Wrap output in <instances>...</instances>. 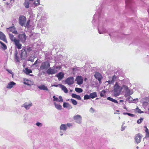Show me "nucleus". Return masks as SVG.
<instances>
[{
  "mask_svg": "<svg viewBox=\"0 0 149 149\" xmlns=\"http://www.w3.org/2000/svg\"><path fill=\"white\" fill-rule=\"evenodd\" d=\"M99 14L97 13H95L93 16L92 23L95 27L98 26V31L100 34L105 33L107 32V30L101 26V24H100V23H99Z\"/></svg>",
  "mask_w": 149,
  "mask_h": 149,
  "instance_id": "f257e3e1",
  "label": "nucleus"
},
{
  "mask_svg": "<svg viewBox=\"0 0 149 149\" xmlns=\"http://www.w3.org/2000/svg\"><path fill=\"white\" fill-rule=\"evenodd\" d=\"M125 84V80H119L116 82L113 86V94L115 97H117L120 94L121 91V85Z\"/></svg>",
  "mask_w": 149,
  "mask_h": 149,
  "instance_id": "f03ea898",
  "label": "nucleus"
},
{
  "mask_svg": "<svg viewBox=\"0 0 149 149\" xmlns=\"http://www.w3.org/2000/svg\"><path fill=\"white\" fill-rule=\"evenodd\" d=\"M61 68L60 66H54L49 68L46 71L47 73L48 74H53L57 73Z\"/></svg>",
  "mask_w": 149,
  "mask_h": 149,
  "instance_id": "7ed1b4c3",
  "label": "nucleus"
},
{
  "mask_svg": "<svg viewBox=\"0 0 149 149\" xmlns=\"http://www.w3.org/2000/svg\"><path fill=\"white\" fill-rule=\"evenodd\" d=\"M126 81L125 80V84L121 85V88L122 90L123 89H124L125 92V95L126 96H129L130 97H131L130 96V95L132 94L133 93V92L132 91L130 90L128 88V87L126 85Z\"/></svg>",
  "mask_w": 149,
  "mask_h": 149,
  "instance_id": "20e7f679",
  "label": "nucleus"
},
{
  "mask_svg": "<svg viewBox=\"0 0 149 149\" xmlns=\"http://www.w3.org/2000/svg\"><path fill=\"white\" fill-rule=\"evenodd\" d=\"M19 40L23 43H24L26 39L27 36L24 32H22L18 36Z\"/></svg>",
  "mask_w": 149,
  "mask_h": 149,
  "instance_id": "39448f33",
  "label": "nucleus"
},
{
  "mask_svg": "<svg viewBox=\"0 0 149 149\" xmlns=\"http://www.w3.org/2000/svg\"><path fill=\"white\" fill-rule=\"evenodd\" d=\"M50 66V64L47 61H45L42 63L40 67L41 70H46Z\"/></svg>",
  "mask_w": 149,
  "mask_h": 149,
  "instance_id": "423d86ee",
  "label": "nucleus"
},
{
  "mask_svg": "<svg viewBox=\"0 0 149 149\" xmlns=\"http://www.w3.org/2000/svg\"><path fill=\"white\" fill-rule=\"evenodd\" d=\"M75 122L77 123L80 124L82 122V117L79 114L74 116L73 118Z\"/></svg>",
  "mask_w": 149,
  "mask_h": 149,
  "instance_id": "0eeeda50",
  "label": "nucleus"
},
{
  "mask_svg": "<svg viewBox=\"0 0 149 149\" xmlns=\"http://www.w3.org/2000/svg\"><path fill=\"white\" fill-rule=\"evenodd\" d=\"M19 19L20 24L22 26H25V23L26 20V17L23 16H22L19 17Z\"/></svg>",
  "mask_w": 149,
  "mask_h": 149,
  "instance_id": "6e6552de",
  "label": "nucleus"
},
{
  "mask_svg": "<svg viewBox=\"0 0 149 149\" xmlns=\"http://www.w3.org/2000/svg\"><path fill=\"white\" fill-rule=\"evenodd\" d=\"M32 106V103L30 101L28 102H25L22 105L21 107H24L26 110H29Z\"/></svg>",
  "mask_w": 149,
  "mask_h": 149,
  "instance_id": "1a4fd4ad",
  "label": "nucleus"
},
{
  "mask_svg": "<svg viewBox=\"0 0 149 149\" xmlns=\"http://www.w3.org/2000/svg\"><path fill=\"white\" fill-rule=\"evenodd\" d=\"M142 137V135L140 134H136L134 137L135 143L137 144L140 143Z\"/></svg>",
  "mask_w": 149,
  "mask_h": 149,
  "instance_id": "9d476101",
  "label": "nucleus"
},
{
  "mask_svg": "<svg viewBox=\"0 0 149 149\" xmlns=\"http://www.w3.org/2000/svg\"><path fill=\"white\" fill-rule=\"evenodd\" d=\"M74 78L73 77H70L67 78L65 81L66 84L69 85L72 84L74 83Z\"/></svg>",
  "mask_w": 149,
  "mask_h": 149,
  "instance_id": "9b49d317",
  "label": "nucleus"
},
{
  "mask_svg": "<svg viewBox=\"0 0 149 149\" xmlns=\"http://www.w3.org/2000/svg\"><path fill=\"white\" fill-rule=\"evenodd\" d=\"M6 29L8 32L9 31L10 32H12V33L16 34H17V32L14 26L10 27L9 28H7Z\"/></svg>",
  "mask_w": 149,
  "mask_h": 149,
  "instance_id": "f8f14e48",
  "label": "nucleus"
},
{
  "mask_svg": "<svg viewBox=\"0 0 149 149\" xmlns=\"http://www.w3.org/2000/svg\"><path fill=\"white\" fill-rule=\"evenodd\" d=\"M77 84L79 85L82 84L83 82V79L82 77L80 76H78L76 77V80Z\"/></svg>",
  "mask_w": 149,
  "mask_h": 149,
  "instance_id": "ddd939ff",
  "label": "nucleus"
},
{
  "mask_svg": "<svg viewBox=\"0 0 149 149\" xmlns=\"http://www.w3.org/2000/svg\"><path fill=\"white\" fill-rule=\"evenodd\" d=\"M16 84V83L14 81H10L8 83L6 87L7 88L10 89L12 88H13L14 86Z\"/></svg>",
  "mask_w": 149,
  "mask_h": 149,
  "instance_id": "4468645a",
  "label": "nucleus"
},
{
  "mask_svg": "<svg viewBox=\"0 0 149 149\" xmlns=\"http://www.w3.org/2000/svg\"><path fill=\"white\" fill-rule=\"evenodd\" d=\"M20 41L18 39L14 42V44L16 47L17 48L19 49H21L22 48V45L20 43Z\"/></svg>",
  "mask_w": 149,
  "mask_h": 149,
  "instance_id": "2eb2a0df",
  "label": "nucleus"
},
{
  "mask_svg": "<svg viewBox=\"0 0 149 149\" xmlns=\"http://www.w3.org/2000/svg\"><path fill=\"white\" fill-rule=\"evenodd\" d=\"M0 39L3 40L6 43H7V41L6 38V36L4 33L0 31Z\"/></svg>",
  "mask_w": 149,
  "mask_h": 149,
  "instance_id": "dca6fc26",
  "label": "nucleus"
},
{
  "mask_svg": "<svg viewBox=\"0 0 149 149\" xmlns=\"http://www.w3.org/2000/svg\"><path fill=\"white\" fill-rule=\"evenodd\" d=\"M53 97L54 101H56L57 102H63V100L61 96H59V98H58L57 97H56L55 95H54Z\"/></svg>",
  "mask_w": 149,
  "mask_h": 149,
  "instance_id": "f3484780",
  "label": "nucleus"
},
{
  "mask_svg": "<svg viewBox=\"0 0 149 149\" xmlns=\"http://www.w3.org/2000/svg\"><path fill=\"white\" fill-rule=\"evenodd\" d=\"M68 128L67 125L66 124H62L60 126V129L61 130H63V132H65Z\"/></svg>",
  "mask_w": 149,
  "mask_h": 149,
  "instance_id": "a211bd4d",
  "label": "nucleus"
},
{
  "mask_svg": "<svg viewBox=\"0 0 149 149\" xmlns=\"http://www.w3.org/2000/svg\"><path fill=\"white\" fill-rule=\"evenodd\" d=\"M94 77L96 79L100 81H101L102 78V76L98 72L95 73L94 75Z\"/></svg>",
  "mask_w": 149,
  "mask_h": 149,
  "instance_id": "6ab92c4d",
  "label": "nucleus"
},
{
  "mask_svg": "<svg viewBox=\"0 0 149 149\" xmlns=\"http://www.w3.org/2000/svg\"><path fill=\"white\" fill-rule=\"evenodd\" d=\"M116 79V77L115 75H114L112 77L111 80H109L108 81H106V83L108 82L109 84H113L115 81Z\"/></svg>",
  "mask_w": 149,
  "mask_h": 149,
  "instance_id": "aec40b11",
  "label": "nucleus"
},
{
  "mask_svg": "<svg viewBox=\"0 0 149 149\" xmlns=\"http://www.w3.org/2000/svg\"><path fill=\"white\" fill-rule=\"evenodd\" d=\"M64 74L62 72H60L58 73L56 75L58 80H61L64 77Z\"/></svg>",
  "mask_w": 149,
  "mask_h": 149,
  "instance_id": "412c9836",
  "label": "nucleus"
},
{
  "mask_svg": "<svg viewBox=\"0 0 149 149\" xmlns=\"http://www.w3.org/2000/svg\"><path fill=\"white\" fill-rule=\"evenodd\" d=\"M63 106L64 108H66L68 109H72V107L71 105L68 103L64 102L63 105Z\"/></svg>",
  "mask_w": 149,
  "mask_h": 149,
  "instance_id": "4be33fe9",
  "label": "nucleus"
},
{
  "mask_svg": "<svg viewBox=\"0 0 149 149\" xmlns=\"http://www.w3.org/2000/svg\"><path fill=\"white\" fill-rule=\"evenodd\" d=\"M38 87L40 90L48 91V89L47 88V87L43 85H41L40 86H38Z\"/></svg>",
  "mask_w": 149,
  "mask_h": 149,
  "instance_id": "5701e85b",
  "label": "nucleus"
},
{
  "mask_svg": "<svg viewBox=\"0 0 149 149\" xmlns=\"http://www.w3.org/2000/svg\"><path fill=\"white\" fill-rule=\"evenodd\" d=\"M9 35L10 38L12 42H14L16 41V40H18L17 39H16L13 35L9 33Z\"/></svg>",
  "mask_w": 149,
  "mask_h": 149,
  "instance_id": "b1692460",
  "label": "nucleus"
},
{
  "mask_svg": "<svg viewBox=\"0 0 149 149\" xmlns=\"http://www.w3.org/2000/svg\"><path fill=\"white\" fill-rule=\"evenodd\" d=\"M60 87L65 93H67L68 90L66 87L63 85H59Z\"/></svg>",
  "mask_w": 149,
  "mask_h": 149,
  "instance_id": "393cba45",
  "label": "nucleus"
},
{
  "mask_svg": "<svg viewBox=\"0 0 149 149\" xmlns=\"http://www.w3.org/2000/svg\"><path fill=\"white\" fill-rule=\"evenodd\" d=\"M30 1L27 0H25V2L24 3V5L26 8H28L29 7Z\"/></svg>",
  "mask_w": 149,
  "mask_h": 149,
  "instance_id": "a878e982",
  "label": "nucleus"
},
{
  "mask_svg": "<svg viewBox=\"0 0 149 149\" xmlns=\"http://www.w3.org/2000/svg\"><path fill=\"white\" fill-rule=\"evenodd\" d=\"M23 71L27 74H28L29 73L32 72V70L30 69H29L28 68H26L24 70H23Z\"/></svg>",
  "mask_w": 149,
  "mask_h": 149,
  "instance_id": "bb28decb",
  "label": "nucleus"
},
{
  "mask_svg": "<svg viewBox=\"0 0 149 149\" xmlns=\"http://www.w3.org/2000/svg\"><path fill=\"white\" fill-rule=\"evenodd\" d=\"M55 108L58 110H61L62 109V106L60 104L56 103L55 102L54 103Z\"/></svg>",
  "mask_w": 149,
  "mask_h": 149,
  "instance_id": "cd10ccee",
  "label": "nucleus"
},
{
  "mask_svg": "<svg viewBox=\"0 0 149 149\" xmlns=\"http://www.w3.org/2000/svg\"><path fill=\"white\" fill-rule=\"evenodd\" d=\"M72 97L73 98H76L79 100H80L81 99V98L79 95H77L76 94L74 93H73L72 94Z\"/></svg>",
  "mask_w": 149,
  "mask_h": 149,
  "instance_id": "c85d7f7f",
  "label": "nucleus"
},
{
  "mask_svg": "<svg viewBox=\"0 0 149 149\" xmlns=\"http://www.w3.org/2000/svg\"><path fill=\"white\" fill-rule=\"evenodd\" d=\"M90 96L91 98H94L97 96V93L96 92H94L93 93H91L90 94Z\"/></svg>",
  "mask_w": 149,
  "mask_h": 149,
  "instance_id": "c756f323",
  "label": "nucleus"
},
{
  "mask_svg": "<svg viewBox=\"0 0 149 149\" xmlns=\"http://www.w3.org/2000/svg\"><path fill=\"white\" fill-rule=\"evenodd\" d=\"M0 43L1 45V47L3 50H5L7 49V47L5 44L1 41H0Z\"/></svg>",
  "mask_w": 149,
  "mask_h": 149,
  "instance_id": "7c9ffc66",
  "label": "nucleus"
},
{
  "mask_svg": "<svg viewBox=\"0 0 149 149\" xmlns=\"http://www.w3.org/2000/svg\"><path fill=\"white\" fill-rule=\"evenodd\" d=\"M107 99L115 103H118V101L110 97H108L107 98Z\"/></svg>",
  "mask_w": 149,
  "mask_h": 149,
  "instance_id": "2f4dec72",
  "label": "nucleus"
},
{
  "mask_svg": "<svg viewBox=\"0 0 149 149\" xmlns=\"http://www.w3.org/2000/svg\"><path fill=\"white\" fill-rule=\"evenodd\" d=\"M146 129L145 130V132L146 133V136L145 138H144L143 139H144L145 138H149V131L148 129L147 128V127H145Z\"/></svg>",
  "mask_w": 149,
  "mask_h": 149,
  "instance_id": "473e14b6",
  "label": "nucleus"
},
{
  "mask_svg": "<svg viewBox=\"0 0 149 149\" xmlns=\"http://www.w3.org/2000/svg\"><path fill=\"white\" fill-rule=\"evenodd\" d=\"M40 22H41L42 24V26H45L47 23V21L46 20H44L42 19L40 20V22H39V23H40Z\"/></svg>",
  "mask_w": 149,
  "mask_h": 149,
  "instance_id": "72a5a7b5",
  "label": "nucleus"
},
{
  "mask_svg": "<svg viewBox=\"0 0 149 149\" xmlns=\"http://www.w3.org/2000/svg\"><path fill=\"white\" fill-rule=\"evenodd\" d=\"M40 0H37V1H35L33 3L35 6H37L40 5Z\"/></svg>",
  "mask_w": 149,
  "mask_h": 149,
  "instance_id": "f704fd0d",
  "label": "nucleus"
},
{
  "mask_svg": "<svg viewBox=\"0 0 149 149\" xmlns=\"http://www.w3.org/2000/svg\"><path fill=\"white\" fill-rule=\"evenodd\" d=\"M75 90L77 92L79 93H81L83 91L82 89L80 88H76Z\"/></svg>",
  "mask_w": 149,
  "mask_h": 149,
  "instance_id": "c9c22d12",
  "label": "nucleus"
},
{
  "mask_svg": "<svg viewBox=\"0 0 149 149\" xmlns=\"http://www.w3.org/2000/svg\"><path fill=\"white\" fill-rule=\"evenodd\" d=\"M106 92L104 90H102L100 92V96L101 97H104L105 95Z\"/></svg>",
  "mask_w": 149,
  "mask_h": 149,
  "instance_id": "e433bc0d",
  "label": "nucleus"
},
{
  "mask_svg": "<svg viewBox=\"0 0 149 149\" xmlns=\"http://www.w3.org/2000/svg\"><path fill=\"white\" fill-rule=\"evenodd\" d=\"M70 100L71 101L73 105H76L77 104V101L76 100H74V99H70Z\"/></svg>",
  "mask_w": 149,
  "mask_h": 149,
  "instance_id": "4c0bfd02",
  "label": "nucleus"
},
{
  "mask_svg": "<svg viewBox=\"0 0 149 149\" xmlns=\"http://www.w3.org/2000/svg\"><path fill=\"white\" fill-rule=\"evenodd\" d=\"M15 61L16 62H19V58L17 56V53L15 54Z\"/></svg>",
  "mask_w": 149,
  "mask_h": 149,
  "instance_id": "58836bf2",
  "label": "nucleus"
},
{
  "mask_svg": "<svg viewBox=\"0 0 149 149\" xmlns=\"http://www.w3.org/2000/svg\"><path fill=\"white\" fill-rule=\"evenodd\" d=\"M90 95H86L84 96V99L85 100L89 99H90Z\"/></svg>",
  "mask_w": 149,
  "mask_h": 149,
  "instance_id": "ea45409f",
  "label": "nucleus"
},
{
  "mask_svg": "<svg viewBox=\"0 0 149 149\" xmlns=\"http://www.w3.org/2000/svg\"><path fill=\"white\" fill-rule=\"evenodd\" d=\"M143 118H140V119L138 120L137 121V123L139 124H140L143 121Z\"/></svg>",
  "mask_w": 149,
  "mask_h": 149,
  "instance_id": "a19ab883",
  "label": "nucleus"
},
{
  "mask_svg": "<svg viewBox=\"0 0 149 149\" xmlns=\"http://www.w3.org/2000/svg\"><path fill=\"white\" fill-rule=\"evenodd\" d=\"M136 110L137 112L138 113H143V111H141L140 109H139L138 108H136Z\"/></svg>",
  "mask_w": 149,
  "mask_h": 149,
  "instance_id": "79ce46f5",
  "label": "nucleus"
},
{
  "mask_svg": "<svg viewBox=\"0 0 149 149\" xmlns=\"http://www.w3.org/2000/svg\"><path fill=\"white\" fill-rule=\"evenodd\" d=\"M125 124V123L124 122H123V124L122 125V127H121V130L122 131L124 130L125 129V128L126 127V126H125L124 125Z\"/></svg>",
  "mask_w": 149,
  "mask_h": 149,
  "instance_id": "37998d69",
  "label": "nucleus"
},
{
  "mask_svg": "<svg viewBox=\"0 0 149 149\" xmlns=\"http://www.w3.org/2000/svg\"><path fill=\"white\" fill-rule=\"evenodd\" d=\"M36 125L39 127H41L42 126V123H40L39 122H37L36 124Z\"/></svg>",
  "mask_w": 149,
  "mask_h": 149,
  "instance_id": "c03bdc74",
  "label": "nucleus"
},
{
  "mask_svg": "<svg viewBox=\"0 0 149 149\" xmlns=\"http://www.w3.org/2000/svg\"><path fill=\"white\" fill-rule=\"evenodd\" d=\"M89 111L91 113H93L95 112V110L92 107H91L89 109Z\"/></svg>",
  "mask_w": 149,
  "mask_h": 149,
  "instance_id": "a18cd8bd",
  "label": "nucleus"
},
{
  "mask_svg": "<svg viewBox=\"0 0 149 149\" xmlns=\"http://www.w3.org/2000/svg\"><path fill=\"white\" fill-rule=\"evenodd\" d=\"M22 53H21V55L22 56L23 55L24 52H25V53L26 54L25 52V50L24 48H22Z\"/></svg>",
  "mask_w": 149,
  "mask_h": 149,
  "instance_id": "49530a36",
  "label": "nucleus"
},
{
  "mask_svg": "<svg viewBox=\"0 0 149 149\" xmlns=\"http://www.w3.org/2000/svg\"><path fill=\"white\" fill-rule=\"evenodd\" d=\"M148 104V102H144L143 103V105L144 106H146Z\"/></svg>",
  "mask_w": 149,
  "mask_h": 149,
  "instance_id": "de8ad7c7",
  "label": "nucleus"
},
{
  "mask_svg": "<svg viewBox=\"0 0 149 149\" xmlns=\"http://www.w3.org/2000/svg\"><path fill=\"white\" fill-rule=\"evenodd\" d=\"M6 70L10 73L12 75V76L13 75V73L12 72V70H10L9 69H6Z\"/></svg>",
  "mask_w": 149,
  "mask_h": 149,
  "instance_id": "09e8293b",
  "label": "nucleus"
},
{
  "mask_svg": "<svg viewBox=\"0 0 149 149\" xmlns=\"http://www.w3.org/2000/svg\"><path fill=\"white\" fill-rule=\"evenodd\" d=\"M29 81V80H28L27 81H25V82H24V83L25 84H26V85H28V86H29L30 85V84L28 82Z\"/></svg>",
  "mask_w": 149,
  "mask_h": 149,
  "instance_id": "8fccbe9b",
  "label": "nucleus"
},
{
  "mask_svg": "<svg viewBox=\"0 0 149 149\" xmlns=\"http://www.w3.org/2000/svg\"><path fill=\"white\" fill-rule=\"evenodd\" d=\"M59 133L60 134L61 136H62L63 135V130H60Z\"/></svg>",
  "mask_w": 149,
  "mask_h": 149,
  "instance_id": "3c124183",
  "label": "nucleus"
},
{
  "mask_svg": "<svg viewBox=\"0 0 149 149\" xmlns=\"http://www.w3.org/2000/svg\"><path fill=\"white\" fill-rule=\"evenodd\" d=\"M128 115L131 117H134V114L129 113H128Z\"/></svg>",
  "mask_w": 149,
  "mask_h": 149,
  "instance_id": "603ef678",
  "label": "nucleus"
},
{
  "mask_svg": "<svg viewBox=\"0 0 149 149\" xmlns=\"http://www.w3.org/2000/svg\"><path fill=\"white\" fill-rule=\"evenodd\" d=\"M66 125H67V127L68 126L70 127L72 125L70 123H67V124Z\"/></svg>",
  "mask_w": 149,
  "mask_h": 149,
  "instance_id": "864d4df0",
  "label": "nucleus"
},
{
  "mask_svg": "<svg viewBox=\"0 0 149 149\" xmlns=\"http://www.w3.org/2000/svg\"><path fill=\"white\" fill-rule=\"evenodd\" d=\"M59 85H61V84H58V85H54L52 86H54L56 87H58V86H60Z\"/></svg>",
  "mask_w": 149,
  "mask_h": 149,
  "instance_id": "5fc2aeb1",
  "label": "nucleus"
},
{
  "mask_svg": "<svg viewBox=\"0 0 149 149\" xmlns=\"http://www.w3.org/2000/svg\"><path fill=\"white\" fill-rule=\"evenodd\" d=\"M29 22H30V20H29L27 21L26 24V26H27L29 25Z\"/></svg>",
  "mask_w": 149,
  "mask_h": 149,
  "instance_id": "6e6d98bb",
  "label": "nucleus"
},
{
  "mask_svg": "<svg viewBox=\"0 0 149 149\" xmlns=\"http://www.w3.org/2000/svg\"><path fill=\"white\" fill-rule=\"evenodd\" d=\"M128 113H123V114L124 115H128Z\"/></svg>",
  "mask_w": 149,
  "mask_h": 149,
  "instance_id": "4d7b16f0",
  "label": "nucleus"
},
{
  "mask_svg": "<svg viewBox=\"0 0 149 149\" xmlns=\"http://www.w3.org/2000/svg\"><path fill=\"white\" fill-rule=\"evenodd\" d=\"M137 100H138L137 99H134V101H137Z\"/></svg>",
  "mask_w": 149,
  "mask_h": 149,
  "instance_id": "13d9d810",
  "label": "nucleus"
},
{
  "mask_svg": "<svg viewBox=\"0 0 149 149\" xmlns=\"http://www.w3.org/2000/svg\"><path fill=\"white\" fill-rule=\"evenodd\" d=\"M123 108H124V109H125L126 110L127 109V108H126V106H125Z\"/></svg>",
  "mask_w": 149,
  "mask_h": 149,
  "instance_id": "bf43d9fd",
  "label": "nucleus"
},
{
  "mask_svg": "<svg viewBox=\"0 0 149 149\" xmlns=\"http://www.w3.org/2000/svg\"><path fill=\"white\" fill-rule=\"evenodd\" d=\"M123 100H120V102H123Z\"/></svg>",
  "mask_w": 149,
  "mask_h": 149,
  "instance_id": "052dcab7",
  "label": "nucleus"
},
{
  "mask_svg": "<svg viewBox=\"0 0 149 149\" xmlns=\"http://www.w3.org/2000/svg\"><path fill=\"white\" fill-rule=\"evenodd\" d=\"M125 3H126V4H127V3H128V1H127V0H126V1H125Z\"/></svg>",
  "mask_w": 149,
  "mask_h": 149,
  "instance_id": "680f3d73",
  "label": "nucleus"
},
{
  "mask_svg": "<svg viewBox=\"0 0 149 149\" xmlns=\"http://www.w3.org/2000/svg\"><path fill=\"white\" fill-rule=\"evenodd\" d=\"M86 78H85V79H84V80H86Z\"/></svg>",
  "mask_w": 149,
  "mask_h": 149,
  "instance_id": "e2e57ef3",
  "label": "nucleus"
},
{
  "mask_svg": "<svg viewBox=\"0 0 149 149\" xmlns=\"http://www.w3.org/2000/svg\"><path fill=\"white\" fill-rule=\"evenodd\" d=\"M24 119H25V120H26V117Z\"/></svg>",
  "mask_w": 149,
  "mask_h": 149,
  "instance_id": "0e129e2a",
  "label": "nucleus"
},
{
  "mask_svg": "<svg viewBox=\"0 0 149 149\" xmlns=\"http://www.w3.org/2000/svg\"><path fill=\"white\" fill-rule=\"evenodd\" d=\"M109 35L110 36V37H111V35L110 34H109Z\"/></svg>",
  "mask_w": 149,
  "mask_h": 149,
  "instance_id": "69168bd1",
  "label": "nucleus"
},
{
  "mask_svg": "<svg viewBox=\"0 0 149 149\" xmlns=\"http://www.w3.org/2000/svg\"><path fill=\"white\" fill-rule=\"evenodd\" d=\"M136 148L138 149L139 148V147L138 146H137V147Z\"/></svg>",
  "mask_w": 149,
  "mask_h": 149,
  "instance_id": "338daca9",
  "label": "nucleus"
},
{
  "mask_svg": "<svg viewBox=\"0 0 149 149\" xmlns=\"http://www.w3.org/2000/svg\"><path fill=\"white\" fill-rule=\"evenodd\" d=\"M119 119H120V117H119Z\"/></svg>",
  "mask_w": 149,
  "mask_h": 149,
  "instance_id": "774afa93",
  "label": "nucleus"
}]
</instances>
